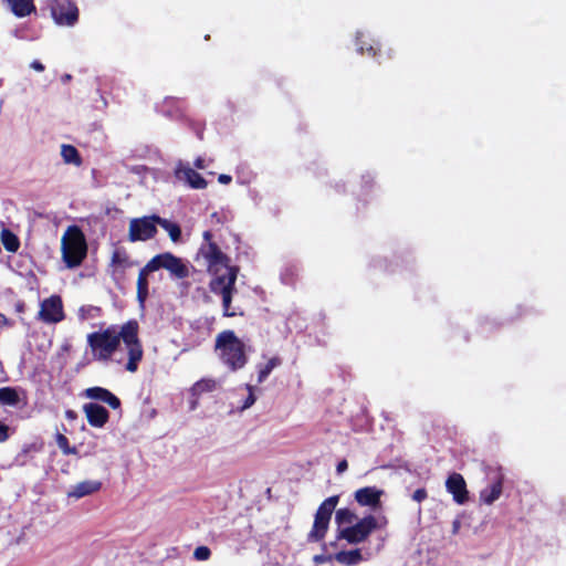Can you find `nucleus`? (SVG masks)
Returning <instances> with one entry per match:
<instances>
[{
  "instance_id": "30",
  "label": "nucleus",
  "mask_w": 566,
  "mask_h": 566,
  "mask_svg": "<svg viewBox=\"0 0 566 566\" xmlns=\"http://www.w3.org/2000/svg\"><path fill=\"white\" fill-rule=\"evenodd\" d=\"M128 262V255L125 251L116 250L112 254V264L124 265Z\"/></svg>"
},
{
  "instance_id": "38",
  "label": "nucleus",
  "mask_w": 566,
  "mask_h": 566,
  "mask_svg": "<svg viewBox=\"0 0 566 566\" xmlns=\"http://www.w3.org/2000/svg\"><path fill=\"white\" fill-rule=\"evenodd\" d=\"M30 66L35 70L36 72H43L44 71V65L39 61V60H34Z\"/></svg>"
},
{
  "instance_id": "5",
  "label": "nucleus",
  "mask_w": 566,
  "mask_h": 566,
  "mask_svg": "<svg viewBox=\"0 0 566 566\" xmlns=\"http://www.w3.org/2000/svg\"><path fill=\"white\" fill-rule=\"evenodd\" d=\"M62 259L67 268L74 269L82 264L87 255V243L78 226H70L61 240Z\"/></svg>"
},
{
  "instance_id": "26",
  "label": "nucleus",
  "mask_w": 566,
  "mask_h": 566,
  "mask_svg": "<svg viewBox=\"0 0 566 566\" xmlns=\"http://www.w3.org/2000/svg\"><path fill=\"white\" fill-rule=\"evenodd\" d=\"M356 44L360 54H367L368 56L376 57L380 52V45L378 43H368L364 40V35L356 38Z\"/></svg>"
},
{
  "instance_id": "27",
  "label": "nucleus",
  "mask_w": 566,
  "mask_h": 566,
  "mask_svg": "<svg viewBox=\"0 0 566 566\" xmlns=\"http://www.w3.org/2000/svg\"><path fill=\"white\" fill-rule=\"evenodd\" d=\"M1 240L4 249L8 252H17L20 248L19 238L9 229H3L1 232Z\"/></svg>"
},
{
  "instance_id": "24",
  "label": "nucleus",
  "mask_w": 566,
  "mask_h": 566,
  "mask_svg": "<svg viewBox=\"0 0 566 566\" xmlns=\"http://www.w3.org/2000/svg\"><path fill=\"white\" fill-rule=\"evenodd\" d=\"M357 520L356 514L348 507H342L336 510L335 513V522L338 526V530L344 528L345 526H349L354 524Z\"/></svg>"
},
{
  "instance_id": "23",
  "label": "nucleus",
  "mask_w": 566,
  "mask_h": 566,
  "mask_svg": "<svg viewBox=\"0 0 566 566\" xmlns=\"http://www.w3.org/2000/svg\"><path fill=\"white\" fill-rule=\"evenodd\" d=\"M157 226H160L163 229H165L172 242H178L181 238V228L178 223L172 222L168 219L161 218L160 216H157Z\"/></svg>"
},
{
  "instance_id": "13",
  "label": "nucleus",
  "mask_w": 566,
  "mask_h": 566,
  "mask_svg": "<svg viewBox=\"0 0 566 566\" xmlns=\"http://www.w3.org/2000/svg\"><path fill=\"white\" fill-rule=\"evenodd\" d=\"M83 411L88 424L93 428H103L109 420L108 410L96 402L85 403Z\"/></svg>"
},
{
  "instance_id": "14",
  "label": "nucleus",
  "mask_w": 566,
  "mask_h": 566,
  "mask_svg": "<svg viewBox=\"0 0 566 566\" xmlns=\"http://www.w3.org/2000/svg\"><path fill=\"white\" fill-rule=\"evenodd\" d=\"M384 491L376 486H365L355 491V501L360 506H368L370 509H377L381 504V496Z\"/></svg>"
},
{
  "instance_id": "37",
  "label": "nucleus",
  "mask_w": 566,
  "mask_h": 566,
  "mask_svg": "<svg viewBox=\"0 0 566 566\" xmlns=\"http://www.w3.org/2000/svg\"><path fill=\"white\" fill-rule=\"evenodd\" d=\"M218 181L222 185H229L232 181V177L230 175L221 174L218 177Z\"/></svg>"
},
{
  "instance_id": "33",
  "label": "nucleus",
  "mask_w": 566,
  "mask_h": 566,
  "mask_svg": "<svg viewBox=\"0 0 566 566\" xmlns=\"http://www.w3.org/2000/svg\"><path fill=\"white\" fill-rule=\"evenodd\" d=\"M9 438V427L0 421V442H4Z\"/></svg>"
},
{
  "instance_id": "16",
  "label": "nucleus",
  "mask_w": 566,
  "mask_h": 566,
  "mask_svg": "<svg viewBox=\"0 0 566 566\" xmlns=\"http://www.w3.org/2000/svg\"><path fill=\"white\" fill-rule=\"evenodd\" d=\"M83 395L92 400H97L107 403L112 409H119L122 402L117 396L103 387H90L83 391Z\"/></svg>"
},
{
  "instance_id": "7",
  "label": "nucleus",
  "mask_w": 566,
  "mask_h": 566,
  "mask_svg": "<svg viewBox=\"0 0 566 566\" xmlns=\"http://www.w3.org/2000/svg\"><path fill=\"white\" fill-rule=\"evenodd\" d=\"M377 528H379L378 520L373 514H368L357 520L356 523L338 530L337 538L356 545L366 542Z\"/></svg>"
},
{
  "instance_id": "21",
  "label": "nucleus",
  "mask_w": 566,
  "mask_h": 566,
  "mask_svg": "<svg viewBox=\"0 0 566 566\" xmlns=\"http://www.w3.org/2000/svg\"><path fill=\"white\" fill-rule=\"evenodd\" d=\"M334 559L344 566H355L363 562L365 558L361 555V549L355 548L336 553L334 555Z\"/></svg>"
},
{
  "instance_id": "2",
  "label": "nucleus",
  "mask_w": 566,
  "mask_h": 566,
  "mask_svg": "<svg viewBox=\"0 0 566 566\" xmlns=\"http://www.w3.org/2000/svg\"><path fill=\"white\" fill-rule=\"evenodd\" d=\"M160 269L167 270L170 275L178 280L189 276V268L182 259L171 252H164L151 258L144 268L139 270L137 277V301L144 306L149 296L148 275Z\"/></svg>"
},
{
  "instance_id": "46",
  "label": "nucleus",
  "mask_w": 566,
  "mask_h": 566,
  "mask_svg": "<svg viewBox=\"0 0 566 566\" xmlns=\"http://www.w3.org/2000/svg\"><path fill=\"white\" fill-rule=\"evenodd\" d=\"M64 78H65V80H70V78H71V75L66 74V75L64 76Z\"/></svg>"
},
{
  "instance_id": "29",
  "label": "nucleus",
  "mask_w": 566,
  "mask_h": 566,
  "mask_svg": "<svg viewBox=\"0 0 566 566\" xmlns=\"http://www.w3.org/2000/svg\"><path fill=\"white\" fill-rule=\"evenodd\" d=\"M55 441L64 455L77 454V448L71 447L69 439L63 433H56Z\"/></svg>"
},
{
  "instance_id": "10",
  "label": "nucleus",
  "mask_w": 566,
  "mask_h": 566,
  "mask_svg": "<svg viewBox=\"0 0 566 566\" xmlns=\"http://www.w3.org/2000/svg\"><path fill=\"white\" fill-rule=\"evenodd\" d=\"M65 318L63 302L60 295H51L40 303L38 319L45 324H57Z\"/></svg>"
},
{
  "instance_id": "8",
  "label": "nucleus",
  "mask_w": 566,
  "mask_h": 566,
  "mask_svg": "<svg viewBox=\"0 0 566 566\" xmlns=\"http://www.w3.org/2000/svg\"><path fill=\"white\" fill-rule=\"evenodd\" d=\"M51 15L59 25L73 27L78 21V8L71 0H46Z\"/></svg>"
},
{
  "instance_id": "41",
  "label": "nucleus",
  "mask_w": 566,
  "mask_h": 566,
  "mask_svg": "<svg viewBox=\"0 0 566 566\" xmlns=\"http://www.w3.org/2000/svg\"><path fill=\"white\" fill-rule=\"evenodd\" d=\"M195 167L198 168V169H203L205 168V160L202 158H197L195 160Z\"/></svg>"
},
{
  "instance_id": "4",
  "label": "nucleus",
  "mask_w": 566,
  "mask_h": 566,
  "mask_svg": "<svg viewBox=\"0 0 566 566\" xmlns=\"http://www.w3.org/2000/svg\"><path fill=\"white\" fill-rule=\"evenodd\" d=\"M239 273L238 266H228L223 274L219 272L213 274L209 282L210 291L220 295L222 298V310L224 317L243 316L244 312L241 308L231 306L233 294L237 292L235 282Z\"/></svg>"
},
{
  "instance_id": "44",
  "label": "nucleus",
  "mask_w": 566,
  "mask_h": 566,
  "mask_svg": "<svg viewBox=\"0 0 566 566\" xmlns=\"http://www.w3.org/2000/svg\"><path fill=\"white\" fill-rule=\"evenodd\" d=\"M211 218H214V220H217L218 222H220V219H219V217H218V213H217V212L212 213V214H211Z\"/></svg>"
},
{
  "instance_id": "18",
  "label": "nucleus",
  "mask_w": 566,
  "mask_h": 566,
  "mask_svg": "<svg viewBox=\"0 0 566 566\" xmlns=\"http://www.w3.org/2000/svg\"><path fill=\"white\" fill-rule=\"evenodd\" d=\"M176 176L185 180L192 189H205L208 185L199 172L188 166L177 169Z\"/></svg>"
},
{
  "instance_id": "19",
  "label": "nucleus",
  "mask_w": 566,
  "mask_h": 566,
  "mask_svg": "<svg viewBox=\"0 0 566 566\" xmlns=\"http://www.w3.org/2000/svg\"><path fill=\"white\" fill-rule=\"evenodd\" d=\"M3 4L18 18H24L35 12L33 0H2Z\"/></svg>"
},
{
  "instance_id": "15",
  "label": "nucleus",
  "mask_w": 566,
  "mask_h": 566,
  "mask_svg": "<svg viewBox=\"0 0 566 566\" xmlns=\"http://www.w3.org/2000/svg\"><path fill=\"white\" fill-rule=\"evenodd\" d=\"M503 483L504 475L502 472L497 471L490 485L481 490L480 492V501L486 505L493 504L496 500L500 499L503 492Z\"/></svg>"
},
{
  "instance_id": "11",
  "label": "nucleus",
  "mask_w": 566,
  "mask_h": 566,
  "mask_svg": "<svg viewBox=\"0 0 566 566\" xmlns=\"http://www.w3.org/2000/svg\"><path fill=\"white\" fill-rule=\"evenodd\" d=\"M200 253L207 262L208 271L212 274L220 272V268L231 266L230 258L221 251L217 243L202 244Z\"/></svg>"
},
{
  "instance_id": "34",
  "label": "nucleus",
  "mask_w": 566,
  "mask_h": 566,
  "mask_svg": "<svg viewBox=\"0 0 566 566\" xmlns=\"http://www.w3.org/2000/svg\"><path fill=\"white\" fill-rule=\"evenodd\" d=\"M248 388H249V390H250V394H249V396L247 397V399H245V401H244V403H243V408H249V407H251V406L254 403V401H255V397H254V395H253V392H252V387H251V386H249Z\"/></svg>"
},
{
  "instance_id": "1",
  "label": "nucleus",
  "mask_w": 566,
  "mask_h": 566,
  "mask_svg": "<svg viewBox=\"0 0 566 566\" xmlns=\"http://www.w3.org/2000/svg\"><path fill=\"white\" fill-rule=\"evenodd\" d=\"M138 334V322L129 319L119 329L115 325H111L105 329L90 333L87 344L96 360L107 363L112 360L113 355L120 346V342H123L128 356L125 369L129 373H136L144 357V348Z\"/></svg>"
},
{
  "instance_id": "12",
  "label": "nucleus",
  "mask_w": 566,
  "mask_h": 566,
  "mask_svg": "<svg viewBox=\"0 0 566 566\" xmlns=\"http://www.w3.org/2000/svg\"><path fill=\"white\" fill-rule=\"evenodd\" d=\"M446 489L452 494L455 503L462 505L469 501V491L464 478L457 472L451 473L446 481Z\"/></svg>"
},
{
  "instance_id": "43",
  "label": "nucleus",
  "mask_w": 566,
  "mask_h": 566,
  "mask_svg": "<svg viewBox=\"0 0 566 566\" xmlns=\"http://www.w3.org/2000/svg\"><path fill=\"white\" fill-rule=\"evenodd\" d=\"M23 307H24V304H23V303H19V304H17V310H18L19 312H22V311H23Z\"/></svg>"
},
{
  "instance_id": "6",
  "label": "nucleus",
  "mask_w": 566,
  "mask_h": 566,
  "mask_svg": "<svg viewBox=\"0 0 566 566\" xmlns=\"http://www.w3.org/2000/svg\"><path fill=\"white\" fill-rule=\"evenodd\" d=\"M339 495H332L319 504L314 515L312 528L306 537L308 543H318L325 538L329 528L333 512L339 503Z\"/></svg>"
},
{
  "instance_id": "17",
  "label": "nucleus",
  "mask_w": 566,
  "mask_h": 566,
  "mask_svg": "<svg viewBox=\"0 0 566 566\" xmlns=\"http://www.w3.org/2000/svg\"><path fill=\"white\" fill-rule=\"evenodd\" d=\"M217 388V381L211 378H202L196 381L190 388L192 400L190 401V410H195L198 406V399L202 394L211 392Z\"/></svg>"
},
{
  "instance_id": "25",
  "label": "nucleus",
  "mask_w": 566,
  "mask_h": 566,
  "mask_svg": "<svg viewBox=\"0 0 566 566\" xmlns=\"http://www.w3.org/2000/svg\"><path fill=\"white\" fill-rule=\"evenodd\" d=\"M20 397L15 388L2 387L0 388V403L4 406H18Z\"/></svg>"
},
{
  "instance_id": "42",
  "label": "nucleus",
  "mask_w": 566,
  "mask_h": 566,
  "mask_svg": "<svg viewBox=\"0 0 566 566\" xmlns=\"http://www.w3.org/2000/svg\"><path fill=\"white\" fill-rule=\"evenodd\" d=\"M459 527H460V522L459 521H454L453 522V533H457Z\"/></svg>"
},
{
  "instance_id": "28",
  "label": "nucleus",
  "mask_w": 566,
  "mask_h": 566,
  "mask_svg": "<svg viewBox=\"0 0 566 566\" xmlns=\"http://www.w3.org/2000/svg\"><path fill=\"white\" fill-rule=\"evenodd\" d=\"M61 156L66 164H82V158L78 150L72 145H62Z\"/></svg>"
},
{
  "instance_id": "40",
  "label": "nucleus",
  "mask_w": 566,
  "mask_h": 566,
  "mask_svg": "<svg viewBox=\"0 0 566 566\" xmlns=\"http://www.w3.org/2000/svg\"><path fill=\"white\" fill-rule=\"evenodd\" d=\"M212 238H213V235H212V233L210 231H205L203 232V239H205L206 243H214L212 241Z\"/></svg>"
},
{
  "instance_id": "9",
  "label": "nucleus",
  "mask_w": 566,
  "mask_h": 566,
  "mask_svg": "<svg viewBox=\"0 0 566 566\" xmlns=\"http://www.w3.org/2000/svg\"><path fill=\"white\" fill-rule=\"evenodd\" d=\"M157 216L151 214L132 219L128 228V240L137 242L154 239L158 232Z\"/></svg>"
},
{
  "instance_id": "32",
  "label": "nucleus",
  "mask_w": 566,
  "mask_h": 566,
  "mask_svg": "<svg viewBox=\"0 0 566 566\" xmlns=\"http://www.w3.org/2000/svg\"><path fill=\"white\" fill-rule=\"evenodd\" d=\"M412 500L418 502V503H421L422 501H424L427 497H428V492L424 488H420V489H417L413 493H412Z\"/></svg>"
},
{
  "instance_id": "45",
  "label": "nucleus",
  "mask_w": 566,
  "mask_h": 566,
  "mask_svg": "<svg viewBox=\"0 0 566 566\" xmlns=\"http://www.w3.org/2000/svg\"><path fill=\"white\" fill-rule=\"evenodd\" d=\"M4 321H6V317L2 314H0V324L3 323Z\"/></svg>"
},
{
  "instance_id": "31",
  "label": "nucleus",
  "mask_w": 566,
  "mask_h": 566,
  "mask_svg": "<svg viewBox=\"0 0 566 566\" xmlns=\"http://www.w3.org/2000/svg\"><path fill=\"white\" fill-rule=\"evenodd\" d=\"M211 556V551L208 546H198L193 552V557L197 560H208Z\"/></svg>"
},
{
  "instance_id": "22",
  "label": "nucleus",
  "mask_w": 566,
  "mask_h": 566,
  "mask_svg": "<svg viewBox=\"0 0 566 566\" xmlns=\"http://www.w3.org/2000/svg\"><path fill=\"white\" fill-rule=\"evenodd\" d=\"M282 365V358L274 356L270 358L265 364L258 365V382L262 384L266 380L272 370Z\"/></svg>"
},
{
  "instance_id": "35",
  "label": "nucleus",
  "mask_w": 566,
  "mask_h": 566,
  "mask_svg": "<svg viewBox=\"0 0 566 566\" xmlns=\"http://www.w3.org/2000/svg\"><path fill=\"white\" fill-rule=\"evenodd\" d=\"M332 559H334V555H315L314 556V562L317 564H322V563H325V562H328Z\"/></svg>"
},
{
  "instance_id": "20",
  "label": "nucleus",
  "mask_w": 566,
  "mask_h": 566,
  "mask_svg": "<svg viewBox=\"0 0 566 566\" xmlns=\"http://www.w3.org/2000/svg\"><path fill=\"white\" fill-rule=\"evenodd\" d=\"M102 488L101 481L86 480L77 483L70 492L69 496L74 499H81L86 495H91L98 492Z\"/></svg>"
},
{
  "instance_id": "39",
  "label": "nucleus",
  "mask_w": 566,
  "mask_h": 566,
  "mask_svg": "<svg viewBox=\"0 0 566 566\" xmlns=\"http://www.w3.org/2000/svg\"><path fill=\"white\" fill-rule=\"evenodd\" d=\"M65 417H66L69 420H74V419H76L77 413H76L74 410L69 409V410H66V411H65Z\"/></svg>"
},
{
  "instance_id": "36",
  "label": "nucleus",
  "mask_w": 566,
  "mask_h": 566,
  "mask_svg": "<svg viewBox=\"0 0 566 566\" xmlns=\"http://www.w3.org/2000/svg\"><path fill=\"white\" fill-rule=\"evenodd\" d=\"M348 468V462L344 459L342 461L338 462L337 467H336V471L338 474L345 472Z\"/></svg>"
},
{
  "instance_id": "3",
  "label": "nucleus",
  "mask_w": 566,
  "mask_h": 566,
  "mask_svg": "<svg viewBox=\"0 0 566 566\" xmlns=\"http://www.w3.org/2000/svg\"><path fill=\"white\" fill-rule=\"evenodd\" d=\"M214 349L231 371L240 370L248 364L247 346L232 329H224L216 336Z\"/></svg>"
}]
</instances>
